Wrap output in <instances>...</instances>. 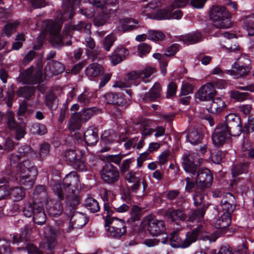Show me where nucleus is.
<instances>
[{"instance_id":"1","label":"nucleus","mask_w":254,"mask_h":254,"mask_svg":"<svg viewBox=\"0 0 254 254\" xmlns=\"http://www.w3.org/2000/svg\"><path fill=\"white\" fill-rule=\"evenodd\" d=\"M21 157L18 154H12L10 158V163H18L17 170L19 173L18 182L20 186L13 187L12 182L6 177L0 178V190H27L33 186L38 171L33 162L24 160L19 162Z\"/></svg>"},{"instance_id":"2","label":"nucleus","mask_w":254,"mask_h":254,"mask_svg":"<svg viewBox=\"0 0 254 254\" xmlns=\"http://www.w3.org/2000/svg\"><path fill=\"white\" fill-rule=\"evenodd\" d=\"M62 11L58 13L54 21H49L46 25V30L51 36V42L55 47L64 45L61 34L63 23L71 19L75 13V9L80 3V0H62Z\"/></svg>"},{"instance_id":"3","label":"nucleus","mask_w":254,"mask_h":254,"mask_svg":"<svg viewBox=\"0 0 254 254\" xmlns=\"http://www.w3.org/2000/svg\"><path fill=\"white\" fill-rule=\"evenodd\" d=\"M32 229L26 225L21 229L19 234L15 233L12 237V244L17 246V249L27 251L28 254H43L40 249L30 242Z\"/></svg>"},{"instance_id":"4","label":"nucleus","mask_w":254,"mask_h":254,"mask_svg":"<svg viewBox=\"0 0 254 254\" xmlns=\"http://www.w3.org/2000/svg\"><path fill=\"white\" fill-rule=\"evenodd\" d=\"M195 226L196 227L186 234L190 246L197 240L209 241L211 243L215 242L220 236V232L218 231L211 234L207 233L205 223L198 224Z\"/></svg>"},{"instance_id":"5","label":"nucleus","mask_w":254,"mask_h":254,"mask_svg":"<svg viewBox=\"0 0 254 254\" xmlns=\"http://www.w3.org/2000/svg\"><path fill=\"white\" fill-rule=\"evenodd\" d=\"M209 18L218 28H228L232 25L231 14L225 6L213 5L209 12Z\"/></svg>"},{"instance_id":"6","label":"nucleus","mask_w":254,"mask_h":254,"mask_svg":"<svg viewBox=\"0 0 254 254\" xmlns=\"http://www.w3.org/2000/svg\"><path fill=\"white\" fill-rule=\"evenodd\" d=\"M64 160L74 169L79 172L86 171L84 153L80 150L69 149L64 153Z\"/></svg>"},{"instance_id":"7","label":"nucleus","mask_w":254,"mask_h":254,"mask_svg":"<svg viewBox=\"0 0 254 254\" xmlns=\"http://www.w3.org/2000/svg\"><path fill=\"white\" fill-rule=\"evenodd\" d=\"M225 86V81L221 79L207 83L202 85L197 91L195 94L196 98L201 101H211L217 93L215 88L221 89L224 88Z\"/></svg>"},{"instance_id":"8","label":"nucleus","mask_w":254,"mask_h":254,"mask_svg":"<svg viewBox=\"0 0 254 254\" xmlns=\"http://www.w3.org/2000/svg\"><path fill=\"white\" fill-rule=\"evenodd\" d=\"M104 213L106 214V216L103 215V218L105 221V227L108 226L117 227L120 230H127L126 223L123 219L119 218L115 216V211L112 209L108 202H105L104 204Z\"/></svg>"},{"instance_id":"9","label":"nucleus","mask_w":254,"mask_h":254,"mask_svg":"<svg viewBox=\"0 0 254 254\" xmlns=\"http://www.w3.org/2000/svg\"><path fill=\"white\" fill-rule=\"evenodd\" d=\"M161 243L169 245L174 249H185L190 246L187 236L183 238L177 230L171 232L169 236L165 234V236L161 238Z\"/></svg>"},{"instance_id":"10","label":"nucleus","mask_w":254,"mask_h":254,"mask_svg":"<svg viewBox=\"0 0 254 254\" xmlns=\"http://www.w3.org/2000/svg\"><path fill=\"white\" fill-rule=\"evenodd\" d=\"M182 167L191 176H194L199 169L202 159L195 153L184 154L182 156Z\"/></svg>"},{"instance_id":"11","label":"nucleus","mask_w":254,"mask_h":254,"mask_svg":"<svg viewBox=\"0 0 254 254\" xmlns=\"http://www.w3.org/2000/svg\"><path fill=\"white\" fill-rule=\"evenodd\" d=\"M60 201H63L70 213L75 211L80 202V197L75 191H54Z\"/></svg>"},{"instance_id":"12","label":"nucleus","mask_w":254,"mask_h":254,"mask_svg":"<svg viewBox=\"0 0 254 254\" xmlns=\"http://www.w3.org/2000/svg\"><path fill=\"white\" fill-rule=\"evenodd\" d=\"M231 136V132L223 123H220L215 127L212 135V140L215 146L221 147Z\"/></svg>"},{"instance_id":"13","label":"nucleus","mask_w":254,"mask_h":254,"mask_svg":"<svg viewBox=\"0 0 254 254\" xmlns=\"http://www.w3.org/2000/svg\"><path fill=\"white\" fill-rule=\"evenodd\" d=\"M224 125L231 132L233 136L240 135L243 132V126L240 117L234 113H230L225 118Z\"/></svg>"},{"instance_id":"14","label":"nucleus","mask_w":254,"mask_h":254,"mask_svg":"<svg viewBox=\"0 0 254 254\" xmlns=\"http://www.w3.org/2000/svg\"><path fill=\"white\" fill-rule=\"evenodd\" d=\"M47 191H33V203L29 204L24 208L23 215L27 217H30L34 215L36 209L39 204L44 203L47 200Z\"/></svg>"},{"instance_id":"15","label":"nucleus","mask_w":254,"mask_h":254,"mask_svg":"<svg viewBox=\"0 0 254 254\" xmlns=\"http://www.w3.org/2000/svg\"><path fill=\"white\" fill-rule=\"evenodd\" d=\"M103 181L109 184H113L119 179L120 173L118 168L110 162H106L100 171Z\"/></svg>"},{"instance_id":"16","label":"nucleus","mask_w":254,"mask_h":254,"mask_svg":"<svg viewBox=\"0 0 254 254\" xmlns=\"http://www.w3.org/2000/svg\"><path fill=\"white\" fill-rule=\"evenodd\" d=\"M156 71V69L155 67L146 65L141 70L130 72L128 73L127 77L130 81L139 80V81H136L135 83V85H137L139 84L140 79L144 82L148 81L147 78Z\"/></svg>"},{"instance_id":"17","label":"nucleus","mask_w":254,"mask_h":254,"mask_svg":"<svg viewBox=\"0 0 254 254\" xmlns=\"http://www.w3.org/2000/svg\"><path fill=\"white\" fill-rule=\"evenodd\" d=\"M196 173V181H197L198 188L201 190L208 189L212 186L213 176L209 169L199 168Z\"/></svg>"},{"instance_id":"18","label":"nucleus","mask_w":254,"mask_h":254,"mask_svg":"<svg viewBox=\"0 0 254 254\" xmlns=\"http://www.w3.org/2000/svg\"><path fill=\"white\" fill-rule=\"evenodd\" d=\"M104 98L108 104L126 107L130 104L129 99H127L123 92H108L104 95Z\"/></svg>"},{"instance_id":"19","label":"nucleus","mask_w":254,"mask_h":254,"mask_svg":"<svg viewBox=\"0 0 254 254\" xmlns=\"http://www.w3.org/2000/svg\"><path fill=\"white\" fill-rule=\"evenodd\" d=\"M147 229L152 236L163 235L165 236V222L163 220H159L155 218H148L147 221Z\"/></svg>"},{"instance_id":"20","label":"nucleus","mask_w":254,"mask_h":254,"mask_svg":"<svg viewBox=\"0 0 254 254\" xmlns=\"http://www.w3.org/2000/svg\"><path fill=\"white\" fill-rule=\"evenodd\" d=\"M206 210L204 208L191 209L187 215L186 222L189 227L197 225L198 224L204 223V217Z\"/></svg>"},{"instance_id":"21","label":"nucleus","mask_w":254,"mask_h":254,"mask_svg":"<svg viewBox=\"0 0 254 254\" xmlns=\"http://www.w3.org/2000/svg\"><path fill=\"white\" fill-rule=\"evenodd\" d=\"M70 214H71V216L69 224V231L74 229L81 228L89 221V217L83 213L75 210L71 213H70Z\"/></svg>"},{"instance_id":"22","label":"nucleus","mask_w":254,"mask_h":254,"mask_svg":"<svg viewBox=\"0 0 254 254\" xmlns=\"http://www.w3.org/2000/svg\"><path fill=\"white\" fill-rule=\"evenodd\" d=\"M210 105L206 107V110L209 113L213 114H219L227 109V105L224 98L222 97H214Z\"/></svg>"},{"instance_id":"23","label":"nucleus","mask_w":254,"mask_h":254,"mask_svg":"<svg viewBox=\"0 0 254 254\" xmlns=\"http://www.w3.org/2000/svg\"><path fill=\"white\" fill-rule=\"evenodd\" d=\"M91 25L89 23H86L84 21H81L76 24H72L70 23L65 24L63 33L65 35L70 36L73 34L74 31L82 32V31L87 32L89 30Z\"/></svg>"},{"instance_id":"24","label":"nucleus","mask_w":254,"mask_h":254,"mask_svg":"<svg viewBox=\"0 0 254 254\" xmlns=\"http://www.w3.org/2000/svg\"><path fill=\"white\" fill-rule=\"evenodd\" d=\"M79 179L78 175L75 172H72L66 175L64 179L62 184L65 190L68 187H71V190H78Z\"/></svg>"},{"instance_id":"25","label":"nucleus","mask_w":254,"mask_h":254,"mask_svg":"<svg viewBox=\"0 0 254 254\" xmlns=\"http://www.w3.org/2000/svg\"><path fill=\"white\" fill-rule=\"evenodd\" d=\"M225 196L228 198V200L223 199L221 201V206L223 210V213L232 216L231 214L234 212L236 208V205L234 204L235 202V197L234 194L228 191Z\"/></svg>"},{"instance_id":"26","label":"nucleus","mask_w":254,"mask_h":254,"mask_svg":"<svg viewBox=\"0 0 254 254\" xmlns=\"http://www.w3.org/2000/svg\"><path fill=\"white\" fill-rule=\"evenodd\" d=\"M204 132L200 128H193L190 129L186 135L187 139L192 144L200 143L204 138Z\"/></svg>"},{"instance_id":"27","label":"nucleus","mask_w":254,"mask_h":254,"mask_svg":"<svg viewBox=\"0 0 254 254\" xmlns=\"http://www.w3.org/2000/svg\"><path fill=\"white\" fill-rule=\"evenodd\" d=\"M84 140L88 146L95 145L99 140L98 129L91 127H88L84 133Z\"/></svg>"},{"instance_id":"28","label":"nucleus","mask_w":254,"mask_h":254,"mask_svg":"<svg viewBox=\"0 0 254 254\" xmlns=\"http://www.w3.org/2000/svg\"><path fill=\"white\" fill-rule=\"evenodd\" d=\"M161 90V85L159 83H156L144 94L142 100L146 103L155 101L160 97Z\"/></svg>"},{"instance_id":"29","label":"nucleus","mask_w":254,"mask_h":254,"mask_svg":"<svg viewBox=\"0 0 254 254\" xmlns=\"http://www.w3.org/2000/svg\"><path fill=\"white\" fill-rule=\"evenodd\" d=\"M46 208L49 214L55 217L62 214L64 211L62 201L60 200L48 203Z\"/></svg>"},{"instance_id":"30","label":"nucleus","mask_w":254,"mask_h":254,"mask_svg":"<svg viewBox=\"0 0 254 254\" xmlns=\"http://www.w3.org/2000/svg\"><path fill=\"white\" fill-rule=\"evenodd\" d=\"M242 151L248 160L254 161V141L251 142L244 138L242 143Z\"/></svg>"},{"instance_id":"31","label":"nucleus","mask_w":254,"mask_h":254,"mask_svg":"<svg viewBox=\"0 0 254 254\" xmlns=\"http://www.w3.org/2000/svg\"><path fill=\"white\" fill-rule=\"evenodd\" d=\"M36 92V87L34 86H24L20 87L16 91V94L18 97L23 98L26 100H30L34 96Z\"/></svg>"},{"instance_id":"32","label":"nucleus","mask_w":254,"mask_h":254,"mask_svg":"<svg viewBox=\"0 0 254 254\" xmlns=\"http://www.w3.org/2000/svg\"><path fill=\"white\" fill-rule=\"evenodd\" d=\"M137 20L131 18H125L120 21L121 24V31L124 33L128 32L136 29L137 26L136 24H138Z\"/></svg>"},{"instance_id":"33","label":"nucleus","mask_w":254,"mask_h":254,"mask_svg":"<svg viewBox=\"0 0 254 254\" xmlns=\"http://www.w3.org/2000/svg\"><path fill=\"white\" fill-rule=\"evenodd\" d=\"M166 215L172 222H176V223H178V221H186L187 219V215L180 209H168Z\"/></svg>"},{"instance_id":"34","label":"nucleus","mask_w":254,"mask_h":254,"mask_svg":"<svg viewBox=\"0 0 254 254\" xmlns=\"http://www.w3.org/2000/svg\"><path fill=\"white\" fill-rule=\"evenodd\" d=\"M104 73L103 67L99 64L93 63L88 65L85 70L86 75L90 77L101 76Z\"/></svg>"},{"instance_id":"35","label":"nucleus","mask_w":254,"mask_h":254,"mask_svg":"<svg viewBox=\"0 0 254 254\" xmlns=\"http://www.w3.org/2000/svg\"><path fill=\"white\" fill-rule=\"evenodd\" d=\"M232 220V216H229V213L225 214L223 213L216 220L214 223V227L217 229H223L228 227Z\"/></svg>"},{"instance_id":"36","label":"nucleus","mask_w":254,"mask_h":254,"mask_svg":"<svg viewBox=\"0 0 254 254\" xmlns=\"http://www.w3.org/2000/svg\"><path fill=\"white\" fill-rule=\"evenodd\" d=\"M84 123L79 114L77 113H73L69 120L68 128L70 131H74L79 129L81 127V124Z\"/></svg>"},{"instance_id":"37","label":"nucleus","mask_w":254,"mask_h":254,"mask_svg":"<svg viewBox=\"0 0 254 254\" xmlns=\"http://www.w3.org/2000/svg\"><path fill=\"white\" fill-rule=\"evenodd\" d=\"M127 183H133L131 186V190H135L139 189L140 185V179L135 176V172L131 171L122 175Z\"/></svg>"},{"instance_id":"38","label":"nucleus","mask_w":254,"mask_h":254,"mask_svg":"<svg viewBox=\"0 0 254 254\" xmlns=\"http://www.w3.org/2000/svg\"><path fill=\"white\" fill-rule=\"evenodd\" d=\"M193 195L194 205L197 208H204L205 210L208 208V203L204 200V191H194Z\"/></svg>"},{"instance_id":"39","label":"nucleus","mask_w":254,"mask_h":254,"mask_svg":"<svg viewBox=\"0 0 254 254\" xmlns=\"http://www.w3.org/2000/svg\"><path fill=\"white\" fill-rule=\"evenodd\" d=\"M43 203L40 204L36 209L34 215L33 216L34 222L39 225L44 224L46 220V215L45 214L44 208L43 207Z\"/></svg>"},{"instance_id":"40","label":"nucleus","mask_w":254,"mask_h":254,"mask_svg":"<svg viewBox=\"0 0 254 254\" xmlns=\"http://www.w3.org/2000/svg\"><path fill=\"white\" fill-rule=\"evenodd\" d=\"M114 136L109 133L107 131H105L101 135V144L105 146L102 147L101 152H105L110 150L109 146L114 141Z\"/></svg>"},{"instance_id":"41","label":"nucleus","mask_w":254,"mask_h":254,"mask_svg":"<svg viewBox=\"0 0 254 254\" xmlns=\"http://www.w3.org/2000/svg\"><path fill=\"white\" fill-rule=\"evenodd\" d=\"M108 237L115 239L120 240L126 235L127 230H120V228L108 226L106 228Z\"/></svg>"},{"instance_id":"42","label":"nucleus","mask_w":254,"mask_h":254,"mask_svg":"<svg viewBox=\"0 0 254 254\" xmlns=\"http://www.w3.org/2000/svg\"><path fill=\"white\" fill-rule=\"evenodd\" d=\"M1 191H0L1 192ZM4 194H0V200L10 198L14 201L22 200L25 196V191H2Z\"/></svg>"},{"instance_id":"43","label":"nucleus","mask_w":254,"mask_h":254,"mask_svg":"<svg viewBox=\"0 0 254 254\" xmlns=\"http://www.w3.org/2000/svg\"><path fill=\"white\" fill-rule=\"evenodd\" d=\"M202 39V35L199 32L193 33L185 36H182L180 38V41L187 45L193 44L199 42Z\"/></svg>"},{"instance_id":"44","label":"nucleus","mask_w":254,"mask_h":254,"mask_svg":"<svg viewBox=\"0 0 254 254\" xmlns=\"http://www.w3.org/2000/svg\"><path fill=\"white\" fill-rule=\"evenodd\" d=\"M45 235L47 238L48 249H54L57 244V233L55 230L52 228H49L45 231Z\"/></svg>"},{"instance_id":"45","label":"nucleus","mask_w":254,"mask_h":254,"mask_svg":"<svg viewBox=\"0 0 254 254\" xmlns=\"http://www.w3.org/2000/svg\"><path fill=\"white\" fill-rule=\"evenodd\" d=\"M84 206L90 213H96L100 210L98 202L96 199L89 196L85 199Z\"/></svg>"},{"instance_id":"46","label":"nucleus","mask_w":254,"mask_h":254,"mask_svg":"<svg viewBox=\"0 0 254 254\" xmlns=\"http://www.w3.org/2000/svg\"><path fill=\"white\" fill-rule=\"evenodd\" d=\"M96 96L94 92L85 90L78 96V101L81 106H86L92 101L93 98Z\"/></svg>"},{"instance_id":"47","label":"nucleus","mask_w":254,"mask_h":254,"mask_svg":"<svg viewBox=\"0 0 254 254\" xmlns=\"http://www.w3.org/2000/svg\"><path fill=\"white\" fill-rule=\"evenodd\" d=\"M98 110V109L96 107L83 108L81 111L77 112V114L79 115L83 122L85 123L95 114Z\"/></svg>"},{"instance_id":"48","label":"nucleus","mask_w":254,"mask_h":254,"mask_svg":"<svg viewBox=\"0 0 254 254\" xmlns=\"http://www.w3.org/2000/svg\"><path fill=\"white\" fill-rule=\"evenodd\" d=\"M249 164L247 162H241L235 164L232 168V174L233 178L248 172Z\"/></svg>"},{"instance_id":"49","label":"nucleus","mask_w":254,"mask_h":254,"mask_svg":"<svg viewBox=\"0 0 254 254\" xmlns=\"http://www.w3.org/2000/svg\"><path fill=\"white\" fill-rule=\"evenodd\" d=\"M51 72L54 75L62 73L65 70L64 65L60 62L52 60L48 63Z\"/></svg>"},{"instance_id":"50","label":"nucleus","mask_w":254,"mask_h":254,"mask_svg":"<svg viewBox=\"0 0 254 254\" xmlns=\"http://www.w3.org/2000/svg\"><path fill=\"white\" fill-rule=\"evenodd\" d=\"M171 8L170 7L161 8L154 15V19L157 20L171 19Z\"/></svg>"},{"instance_id":"51","label":"nucleus","mask_w":254,"mask_h":254,"mask_svg":"<svg viewBox=\"0 0 254 254\" xmlns=\"http://www.w3.org/2000/svg\"><path fill=\"white\" fill-rule=\"evenodd\" d=\"M229 94L231 99L238 102H243L251 98V95L249 93L241 92L236 90L230 91Z\"/></svg>"},{"instance_id":"52","label":"nucleus","mask_w":254,"mask_h":254,"mask_svg":"<svg viewBox=\"0 0 254 254\" xmlns=\"http://www.w3.org/2000/svg\"><path fill=\"white\" fill-rule=\"evenodd\" d=\"M30 130L33 134L43 135L47 133L46 126L42 124L35 123L31 125Z\"/></svg>"},{"instance_id":"53","label":"nucleus","mask_w":254,"mask_h":254,"mask_svg":"<svg viewBox=\"0 0 254 254\" xmlns=\"http://www.w3.org/2000/svg\"><path fill=\"white\" fill-rule=\"evenodd\" d=\"M51 145L47 142H44L40 145L39 158L41 161H44L50 155Z\"/></svg>"},{"instance_id":"54","label":"nucleus","mask_w":254,"mask_h":254,"mask_svg":"<svg viewBox=\"0 0 254 254\" xmlns=\"http://www.w3.org/2000/svg\"><path fill=\"white\" fill-rule=\"evenodd\" d=\"M248 64L246 65L240 64H235V68L236 69L237 74L240 76H244L247 75L251 70V67L250 66V61L248 60Z\"/></svg>"},{"instance_id":"55","label":"nucleus","mask_w":254,"mask_h":254,"mask_svg":"<svg viewBox=\"0 0 254 254\" xmlns=\"http://www.w3.org/2000/svg\"><path fill=\"white\" fill-rule=\"evenodd\" d=\"M17 153L22 158L31 157L35 152L30 146L25 144L18 148Z\"/></svg>"},{"instance_id":"56","label":"nucleus","mask_w":254,"mask_h":254,"mask_svg":"<svg viewBox=\"0 0 254 254\" xmlns=\"http://www.w3.org/2000/svg\"><path fill=\"white\" fill-rule=\"evenodd\" d=\"M14 129L15 132V138L16 140H19L23 138L26 133L25 131L26 125L24 122L19 123L18 124L12 128Z\"/></svg>"},{"instance_id":"57","label":"nucleus","mask_w":254,"mask_h":254,"mask_svg":"<svg viewBox=\"0 0 254 254\" xmlns=\"http://www.w3.org/2000/svg\"><path fill=\"white\" fill-rule=\"evenodd\" d=\"M117 38L113 34H109L106 36L103 40L102 47L107 51H110Z\"/></svg>"},{"instance_id":"58","label":"nucleus","mask_w":254,"mask_h":254,"mask_svg":"<svg viewBox=\"0 0 254 254\" xmlns=\"http://www.w3.org/2000/svg\"><path fill=\"white\" fill-rule=\"evenodd\" d=\"M165 38V35L160 31L148 30V39L153 41H163Z\"/></svg>"},{"instance_id":"59","label":"nucleus","mask_w":254,"mask_h":254,"mask_svg":"<svg viewBox=\"0 0 254 254\" xmlns=\"http://www.w3.org/2000/svg\"><path fill=\"white\" fill-rule=\"evenodd\" d=\"M32 76L33 69L31 68H29L20 73L19 78L24 83L29 84L31 82Z\"/></svg>"},{"instance_id":"60","label":"nucleus","mask_w":254,"mask_h":254,"mask_svg":"<svg viewBox=\"0 0 254 254\" xmlns=\"http://www.w3.org/2000/svg\"><path fill=\"white\" fill-rule=\"evenodd\" d=\"M135 161L133 157L124 160L122 163L119 165L121 175L127 173L129 171L130 166Z\"/></svg>"},{"instance_id":"61","label":"nucleus","mask_w":254,"mask_h":254,"mask_svg":"<svg viewBox=\"0 0 254 254\" xmlns=\"http://www.w3.org/2000/svg\"><path fill=\"white\" fill-rule=\"evenodd\" d=\"M0 243V254H12L9 240L4 239L1 240Z\"/></svg>"},{"instance_id":"62","label":"nucleus","mask_w":254,"mask_h":254,"mask_svg":"<svg viewBox=\"0 0 254 254\" xmlns=\"http://www.w3.org/2000/svg\"><path fill=\"white\" fill-rule=\"evenodd\" d=\"M142 209L137 205H134L130 211V219L133 222H135L140 220L141 215Z\"/></svg>"},{"instance_id":"63","label":"nucleus","mask_w":254,"mask_h":254,"mask_svg":"<svg viewBox=\"0 0 254 254\" xmlns=\"http://www.w3.org/2000/svg\"><path fill=\"white\" fill-rule=\"evenodd\" d=\"M254 132V118L249 117L248 122L243 126V132L247 134Z\"/></svg>"},{"instance_id":"64","label":"nucleus","mask_w":254,"mask_h":254,"mask_svg":"<svg viewBox=\"0 0 254 254\" xmlns=\"http://www.w3.org/2000/svg\"><path fill=\"white\" fill-rule=\"evenodd\" d=\"M243 27L248 32L249 36H254V21L246 19L244 21Z\"/></svg>"}]
</instances>
